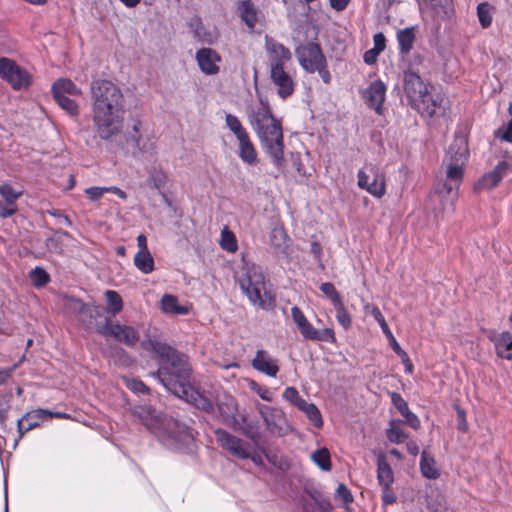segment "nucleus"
<instances>
[{
  "mask_svg": "<svg viewBox=\"0 0 512 512\" xmlns=\"http://www.w3.org/2000/svg\"><path fill=\"white\" fill-rule=\"evenodd\" d=\"M366 313H370L375 321L379 324L382 332L385 334V336L388 338L390 346L392 350L394 351V345L395 343H398L395 339L393 333L391 332L383 314L381 313L380 309L374 305H366L365 306Z\"/></svg>",
  "mask_w": 512,
  "mask_h": 512,
  "instance_id": "nucleus-30",
  "label": "nucleus"
},
{
  "mask_svg": "<svg viewBox=\"0 0 512 512\" xmlns=\"http://www.w3.org/2000/svg\"><path fill=\"white\" fill-rule=\"evenodd\" d=\"M239 285L252 305L262 310H270L274 306L275 299L266 290L265 275L260 267H248L239 279Z\"/></svg>",
  "mask_w": 512,
  "mask_h": 512,
  "instance_id": "nucleus-6",
  "label": "nucleus"
},
{
  "mask_svg": "<svg viewBox=\"0 0 512 512\" xmlns=\"http://www.w3.org/2000/svg\"><path fill=\"white\" fill-rule=\"evenodd\" d=\"M0 77L14 90L28 88L32 81L31 75L26 69L7 57H0Z\"/></svg>",
  "mask_w": 512,
  "mask_h": 512,
  "instance_id": "nucleus-8",
  "label": "nucleus"
},
{
  "mask_svg": "<svg viewBox=\"0 0 512 512\" xmlns=\"http://www.w3.org/2000/svg\"><path fill=\"white\" fill-rule=\"evenodd\" d=\"M105 296L108 303V306L106 308L107 312L110 313L112 316H115L118 313H120L123 308V301L118 292L114 290H107L105 292Z\"/></svg>",
  "mask_w": 512,
  "mask_h": 512,
  "instance_id": "nucleus-41",
  "label": "nucleus"
},
{
  "mask_svg": "<svg viewBox=\"0 0 512 512\" xmlns=\"http://www.w3.org/2000/svg\"><path fill=\"white\" fill-rule=\"evenodd\" d=\"M313 462L323 471L331 470V457L328 449L320 448L313 452L311 456Z\"/></svg>",
  "mask_w": 512,
  "mask_h": 512,
  "instance_id": "nucleus-43",
  "label": "nucleus"
},
{
  "mask_svg": "<svg viewBox=\"0 0 512 512\" xmlns=\"http://www.w3.org/2000/svg\"><path fill=\"white\" fill-rule=\"evenodd\" d=\"M446 164V181L440 193H446L451 199V205L458 197V189L463 180L464 168L466 165H459L452 162H444Z\"/></svg>",
  "mask_w": 512,
  "mask_h": 512,
  "instance_id": "nucleus-14",
  "label": "nucleus"
},
{
  "mask_svg": "<svg viewBox=\"0 0 512 512\" xmlns=\"http://www.w3.org/2000/svg\"><path fill=\"white\" fill-rule=\"evenodd\" d=\"M420 471L423 477L435 480L440 476V470L436 467L434 457L426 450H423L420 457Z\"/></svg>",
  "mask_w": 512,
  "mask_h": 512,
  "instance_id": "nucleus-28",
  "label": "nucleus"
},
{
  "mask_svg": "<svg viewBox=\"0 0 512 512\" xmlns=\"http://www.w3.org/2000/svg\"><path fill=\"white\" fill-rule=\"evenodd\" d=\"M437 14H448L451 10V0H424Z\"/></svg>",
  "mask_w": 512,
  "mask_h": 512,
  "instance_id": "nucleus-53",
  "label": "nucleus"
},
{
  "mask_svg": "<svg viewBox=\"0 0 512 512\" xmlns=\"http://www.w3.org/2000/svg\"><path fill=\"white\" fill-rule=\"evenodd\" d=\"M161 309L166 314L173 315H186L188 314V308L182 305H179L178 299L176 296L171 294H165L161 298Z\"/></svg>",
  "mask_w": 512,
  "mask_h": 512,
  "instance_id": "nucleus-33",
  "label": "nucleus"
},
{
  "mask_svg": "<svg viewBox=\"0 0 512 512\" xmlns=\"http://www.w3.org/2000/svg\"><path fill=\"white\" fill-rule=\"evenodd\" d=\"M91 99L95 132L101 140H110L124 126V95L113 82L97 79L91 83Z\"/></svg>",
  "mask_w": 512,
  "mask_h": 512,
  "instance_id": "nucleus-2",
  "label": "nucleus"
},
{
  "mask_svg": "<svg viewBox=\"0 0 512 512\" xmlns=\"http://www.w3.org/2000/svg\"><path fill=\"white\" fill-rule=\"evenodd\" d=\"M291 316L298 328L308 321L302 310L297 306L291 308Z\"/></svg>",
  "mask_w": 512,
  "mask_h": 512,
  "instance_id": "nucleus-63",
  "label": "nucleus"
},
{
  "mask_svg": "<svg viewBox=\"0 0 512 512\" xmlns=\"http://www.w3.org/2000/svg\"><path fill=\"white\" fill-rule=\"evenodd\" d=\"M391 402L399 413L404 417L405 423L414 430L420 428L421 422L418 416L413 413L408 406V403L403 399L399 393H392Z\"/></svg>",
  "mask_w": 512,
  "mask_h": 512,
  "instance_id": "nucleus-26",
  "label": "nucleus"
},
{
  "mask_svg": "<svg viewBox=\"0 0 512 512\" xmlns=\"http://www.w3.org/2000/svg\"><path fill=\"white\" fill-rule=\"evenodd\" d=\"M252 367L269 377H276L279 372L278 360L262 349L256 351Z\"/></svg>",
  "mask_w": 512,
  "mask_h": 512,
  "instance_id": "nucleus-24",
  "label": "nucleus"
},
{
  "mask_svg": "<svg viewBox=\"0 0 512 512\" xmlns=\"http://www.w3.org/2000/svg\"><path fill=\"white\" fill-rule=\"evenodd\" d=\"M394 352L401 358L402 363L405 366V372L408 374H412L413 372V364L410 361L407 353L401 348L399 343H395Z\"/></svg>",
  "mask_w": 512,
  "mask_h": 512,
  "instance_id": "nucleus-54",
  "label": "nucleus"
},
{
  "mask_svg": "<svg viewBox=\"0 0 512 512\" xmlns=\"http://www.w3.org/2000/svg\"><path fill=\"white\" fill-rule=\"evenodd\" d=\"M377 479L385 490H389L394 482L393 471L383 455H379L377 458Z\"/></svg>",
  "mask_w": 512,
  "mask_h": 512,
  "instance_id": "nucleus-27",
  "label": "nucleus"
},
{
  "mask_svg": "<svg viewBox=\"0 0 512 512\" xmlns=\"http://www.w3.org/2000/svg\"><path fill=\"white\" fill-rule=\"evenodd\" d=\"M52 95H81V89L70 79L60 78L55 81L51 88Z\"/></svg>",
  "mask_w": 512,
  "mask_h": 512,
  "instance_id": "nucleus-31",
  "label": "nucleus"
},
{
  "mask_svg": "<svg viewBox=\"0 0 512 512\" xmlns=\"http://www.w3.org/2000/svg\"><path fill=\"white\" fill-rule=\"evenodd\" d=\"M53 98L56 101V103L69 115H78L79 106L73 99H70L68 96L65 95H53Z\"/></svg>",
  "mask_w": 512,
  "mask_h": 512,
  "instance_id": "nucleus-45",
  "label": "nucleus"
},
{
  "mask_svg": "<svg viewBox=\"0 0 512 512\" xmlns=\"http://www.w3.org/2000/svg\"><path fill=\"white\" fill-rule=\"evenodd\" d=\"M300 333L306 340H313L315 341V338H317V331L318 329L314 328L313 325L307 321L305 324H303L300 328Z\"/></svg>",
  "mask_w": 512,
  "mask_h": 512,
  "instance_id": "nucleus-58",
  "label": "nucleus"
},
{
  "mask_svg": "<svg viewBox=\"0 0 512 512\" xmlns=\"http://www.w3.org/2000/svg\"><path fill=\"white\" fill-rule=\"evenodd\" d=\"M250 388L252 391H254L262 400L264 401H272L271 392L268 388L262 387L259 384H257L255 381L251 382Z\"/></svg>",
  "mask_w": 512,
  "mask_h": 512,
  "instance_id": "nucleus-59",
  "label": "nucleus"
},
{
  "mask_svg": "<svg viewBox=\"0 0 512 512\" xmlns=\"http://www.w3.org/2000/svg\"><path fill=\"white\" fill-rule=\"evenodd\" d=\"M106 193V187L92 186L85 189V194L92 201H97Z\"/></svg>",
  "mask_w": 512,
  "mask_h": 512,
  "instance_id": "nucleus-62",
  "label": "nucleus"
},
{
  "mask_svg": "<svg viewBox=\"0 0 512 512\" xmlns=\"http://www.w3.org/2000/svg\"><path fill=\"white\" fill-rule=\"evenodd\" d=\"M96 332L103 337H111L127 347H134L139 341V333L134 327L112 323L108 319L97 325Z\"/></svg>",
  "mask_w": 512,
  "mask_h": 512,
  "instance_id": "nucleus-9",
  "label": "nucleus"
},
{
  "mask_svg": "<svg viewBox=\"0 0 512 512\" xmlns=\"http://www.w3.org/2000/svg\"><path fill=\"white\" fill-rule=\"evenodd\" d=\"M320 291L330 300L332 305L342 301V298L331 282H324L319 286Z\"/></svg>",
  "mask_w": 512,
  "mask_h": 512,
  "instance_id": "nucleus-51",
  "label": "nucleus"
},
{
  "mask_svg": "<svg viewBox=\"0 0 512 512\" xmlns=\"http://www.w3.org/2000/svg\"><path fill=\"white\" fill-rule=\"evenodd\" d=\"M237 13L250 31H253L257 24H261L264 21L262 11L250 0L239 1L237 3Z\"/></svg>",
  "mask_w": 512,
  "mask_h": 512,
  "instance_id": "nucleus-18",
  "label": "nucleus"
},
{
  "mask_svg": "<svg viewBox=\"0 0 512 512\" xmlns=\"http://www.w3.org/2000/svg\"><path fill=\"white\" fill-rule=\"evenodd\" d=\"M258 412L270 434L283 437L292 432V426L282 410L267 405H259Z\"/></svg>",
  "mask_w": 512,
  "mask_h": 512,
  "instance_id": "nucleus-10",
  "label": "nucleus"
},
{
  "mask_svg": "<svg viewBox=\"0 0 512 512\" xmlns=\"http://www.w3.org/2000/svg\"><path fill=\"white\" fill-rule=\"evenodd\" d=\"M17 212L16 204H7L0 201V218L6 219L13 216Z\"/></svg>",
  "mask_w": 512,
  "mask_h": 512,
  "instance_id": "nucleus-61",
  "label": "nucleus"
},
{
  "mask_svg": "<svg viewBox=\"0 0 512 512\" xmlns=\"http://www.w3.org/2000/svg\"><path fill=\"white\" fill-rule=\"evenodd\" d=\"M247 116L263 151L278 170L282 169L285 158L281 119L273 115L269 102L263 98H260L258 105L248 109Z\"/></svg>",
  "mask_w": 512,
  "mask_h": 512,
  "instance_id": "nucleus-3",
  "label": "nucleus"
},
{
  "mask_svg": "<svg viewBox=\"0 0 512 512\" xmlns=\"http://www.w3.org/2000/svg\"><path fill=\"white\" fill-rule=\"evenodd\" d=\"M401 425L402 421L399 419L390 420L386 437L391 443L400 444L408 438V434L401 428Z\"/></svg>",
  "mask_w": 512,
  "mask_h": 512,
  "instance_id": "nucleus-34",
  "label": "nucleus"
},
{
  "mask_svg": "<svg viewBox=\"0 0 512 512\" xmlns=\"http://www.w3.org/2000/svg\"><path fill=\"white\" fill-rule=\"evenodd\" d=\"M295 55L300 66L308 73L316 72L319 64H325L326 58L322 53L320 45L314 42L296 47Z\"/></svg>",
  "mask_w": 512,
  "mask_h": 512,
  "instance_id": "nucleus-11",
  "label": "nucleus"
},
{
  "mask_svg": "<svg viewBox=\"0 0 512 512\" xmlns=\"http://www.w3.org/2000/svg\"><path fill=\"white\" fill-rule=\"evenodd\" d=\"M500 132L501 139H503L506 142L512 143V118L506 123V125L503 126Z\"/></svg>",
  "mask_w": 512,
  "mask_h": 512,
  "instance_id": "nucleus-64",
  "label": "nucleus"
},
{
  "mask_svg": "<svg viewBox=\"0 0 512 512\" xmlns=\"http://www.w3.org/2000/svg\"><path fill=\"white\" fill-rule=\"evenodd\" d=\"M357 185L375 198H382L386 193L385 175L378 169L374 172L372 180L363 170H359Z\"/></svg>",
  "mask_w": 512,
  "mask_h": 512,
  "instance_id": "nucleus-15",
  "label": "nucleus"
},
{
  "mask_svg": "<svg viewBox=\"0 0 512 512\" xmlns=\"http://www.w3.org/2000/svg\"><path fill=\"white\" fill-rule=\"evenodd\" d=\"M335 312H336V320L338 323L345 329H349L352 325V319L345 308L343 301H340L339 303L333 305Z\"/></svg>",
  "mask_w": 512,
  "mask_h": 512,
  "instance_id": "nucleus-47",
  "label": "nucleus"
},
{
  "mask_svg": "<svg viewBox=\"0 0 512 512\" xmlns=\"http://www.w3.org/2000/svg\"><path fill=\"white\" fill-rule=\"evenodd\" d=\"M264 42L265 50L268 55L270 71L284 69L285 64L292 58L290 50L268 35L265 36Z\"/></svg>",
  "mask_w": 512,
  "mask_h": 512,
  "instance_id": "nucleus-13",
  "label": "nucleus"
},
{
  "mask_svg": "<svg viewBox=\"0 0 512 512\" xmlns=\"http://www.w3.org/2000/svg\"><path fill=\"white\" fill-rule=\"evenodd\" d=\"M220 246L223 250L231 253L238 249L236 237L227 227H224L221 231Z\"/></svg>",
  "mask_w": 512,
  "mask_h": 512,
  "instance_id": "nucleus-44",
  "label": "nucleus"
},
{
  "mask_svg": "<svg viewBox=\"0 0 512 512\" xmlns=\"http://www.w3.org/2000/svg\"><path fill=\"white\" fill-rule=\"evenodd\" d=\"M51 419L50 410L38 408L28 411L17 421V431L19 437L22 438L25 433L38 427L41 421Z\"/></svg>",
  "mask_w": 512,
  "mask_h": 512,
  "instance_id": "nucleus-17",
  "label": "nucleus"
},
{
  "mask_svg": "<svg viewBox=\"0 0 512 512\" xmlns=\"http://www.w3.org/2000/svg\"><path fill=\"white\" fill-rule=\"evenodd\" d=\"M336 497L343 501L345 505L353 502V495L345 484H339L336 489Z\"/></svg>",
  "mask_w": 512,
  "mask_h": 512,
  "instance_id": "nucleus-56",
  "label": "nucleus"
},
{
  "mask_svg": "<svg viewBox=\"0 0 512 512\" xmlns=\"http://www.w3.org/2000/svg\"><path fill=\"white\" fill-rule=\"evenodd\" d=\"M225 122L226 126L229 128L230 131L234 133L237 139H240L241 137L248 134L245 128L242 126L239 119L235 115L229 113L226 114Z\"/></svg>",
  "mask_w": 512,
  "mask_h": 512,
  "instance_id": "nucleus-48",
  "label": "nucleus"
},
{
  "mask_svg": "<svg viewBox=\"0 0 512 512\" xmlns=\"http://www.w3.org/2000/svg\"><path fill=\"white\" fill-rule=\"evenodd\" d=\"M196 61L200 70L206 75H215L219 72L218 63L220 55L212 48H201L196 52Z\"/></svg>",
  "mask_w": 512,
  "mask_h": 512,
  "instance_id": "nucleus-20",
  "label": "nucleus"
},
{
  "mask_svg": "<svg viewBox=\"0 0 512 512\" xmlns=\"http://www.w3.org/2000/svg\"><path fill=\"white\" fill-rule=\"evenodd\" d=\"M315 341L334 343L336 341V337L333 329L324 328L323 330H318L317 338H315Z\"/></svg>",
  "mask_w": 512,
  "mask_h": 512,
  "instance_id": "nucleus-60",
  "label": "nucleus"
},
{
  "mask_svg": "<svg viewBox=\"0 0 512 512\" xmlns=\"http://www.w3.org/2000/svg\"><path fill=\"white\" fill-rule=\"evenodd\" d=\"M230 414L232 415V417L234 419V424L232 425V427L235 430H240L243 433V435H245L247 438L251 439L252 441H256V439L258 438V434L253 431L251 425L245 424L241 427H238V421L235 419V417L233 415V411H230Z\"/></svg>",
  "mask_w": 512,
  "mask_h": 512,
  "instance_id": "nucleus-55",
  "label": "nucleus"
},
{
  "mask_svg": "<svg viewBox=\"0 0 512 512\" xmlns=\"http://www.w3.org/2000/svg\"><path fill=\"white\" fill-rule=\"evenodd\" d=\"M141 121L137 120L132 125V132L127 137V142L136 149L134 156L145 163L155 164L158 160L156 142L151 135L143 136L140 132Z\"/></svg>",
  "mask_w": 512,
  "mask_h": 512,
  "instance_id": "nucleus-7",
  "label": "nucleus"
},
{
  "mask_svg": "<svg viewBox=\"0 0 512 512\" xmlns=\"http://www.w3.org/2000/svg\"><path fill=\"white\" fill-rule=\"evenodd\" d=\"M510 170L511 164L508 161L503 160L498 162L491 172L482 176L477 182L475 189L488 190L494 188Z\"/></svg>",
  "mask_w": 512,
  "mask_h": 512,
  "instance_id": "nucleus-21",
  "label": "nucleus"
},
{
  "mask_svg": "<svg viewBox=\"0 0 512 512\" xmlns=\"http://www.w3.org/2000/svg\"><path fill=\"white\" fill-rule=\"evenodd\" d=\"M282 397L285 401L289 402L297 408H299L306 401L300 396L298 390L295 387L285 388Z\"/></svg>",
  "mask_w": 512,
  "mask_h": 512,
  "instance_id": "nucleus-52",
  "label": "nucleus"
},
{
  "mask_svg": "<svg viewBox=\"0 0 512 512\" xmlns=\"http://www.w3.org/2000/svg\"><path fill=\"white\" fill-rule=\"evenodd\" d=\"M105 308L97 304H89L79 301V313L88 318L90 323L92 320L101 318L104 314Z\"/></svg>",
  "mask_w": 512,
  "mask_h": 512,
  "instance_id": "nucleus-38",
  "label": "nucleus"
},
{
  "mask_svg": "<svg viewBox=\"0 0 512 512\" xmlns=\"http://www.w3.org/2000/svg\"><path fill=\"white\" fill-rule=\"evenodd\" d=\"M469 158L467 139L464 136H456L449 145L444 162L466 165Z\"/></svg>",
  "mask_w": 512,
  "mask_h": 512,
  "instance_id": "nucleus-22",
  "label": "nucleus"
},
{
  "mask_svg": "<svg viewBox=\"0 0 512 512\" xmlns=\"http://www.w3.org/2000/svg\"><path fill=\"white\" fill-rule=\"evenodd\" d=\"M148 173V184L150 187L157 190H160L162 187H164L167 181V175L163 169L157 165V162L152 164V166L148 169Z\"/></svg>",
  "mask_w": 512,
  "mask_h": 512,
  "instance_id": "nucleus-36",
  "label": "nucleus"
},
{
  "mask_svg": "<svg viewBox=\"0 0 512 512\" xmlns=\"http://www.w3.org/2000/svg\"><path fill=\"white\" fill-rule=\"evenodd\" d=\"M298 409L306 415L315 427L321 428L323 426L321 412L314 403L305 401Z\"/></svg>",
  "mask_w": 512,
  "mask_h": 512,
  "instance_id": "nucleus-37",
  "label": "nucleus"
},
{
  "mask_svg": "<svg viewBox=\"0 0 512 512\" xmlns=\"http://www.w3.org/2000/svg\"><path fill=\"white\" fill-rule=\"evenodd\" d=\"M239 141V157L240 159L248 164L254 165L257 162V151L251 142L249 135H245L238 139Z\"/></svg>",
  "mask_w": 512,
  "mask_h": 512,
  "instance_id": "nucleus-29",
  "label": "nucleus"
},
{
  "mask_svg": "<svg viewBox=\"0 0 512 512\" xmlns=\"http://www.w3.org/2000/svg\"><path fill=\"white\" fill-rule=\"evenodd\" d=\"M1 202L7 204H16L17 200L23 195L22 190H16L10 183L4 182L0 184Z\"/></svg>",
  "mask_w": 512,
  "mask_h": 512,
  "instance_id": "nucleus-40",
  "label": "nucleus"
},
{
  "mask_svg": "<svg viewBox=\"0 0 512 512\" xmlns=\"http://www.w3.org/2000/svg\"><path fill=\"white\" fill-rule=\"evenodd\" d=\"M492 6L486 2L480 3L477 6V16L483 28H487L492 23Z\"/></svg>",
  "mask_w": 512,
  "mask_h": 512,
  "instance_id": "nucleus-46",
  "label": "nucleus"
},
{
  "mask_svg": "<svg viewBox=\"0 0 512 512\" xmlns=\"http://www.w3.org/2000/svg\"><path fill=\"white\" fill-rule=\"evenodd\" d=\"M415 41L414 27H406L397 32V42L399 52L402 55H407L413 48Z\"/></svg>",
  "mask_w": 512,
  "mask_h": 512,
  "instance_id": "nucleus-32",
  "label": "nucleus"
},
{
  "mask_svg": "<svg viewBox=\"0 0 512 512\" xmlns=\"http://www.w3.org/2000/svg\"><path fill=\"white\" fill-rule=\"evenodd\" d=\"M125 386L135 394L144 395L149 394V388L146 384L135 377H124Z\"/></svg>",
  "mask_w": 512,
  "mask_h": 512,
  "instance_id": "nucleus-49",
  "label": "nucleus"
},
{
  "mask_svg": "<svg viewBox=\"0 0 512 512\" xmlns=\"http://www.w3.org/2000/svg\"><path fill=\"white\" fill-rule=\"evenodd\" d=\"M269 239L271 245L278 250H283L287 246L288 236L283 226H274L270 232Z\"/></svg>",
  "mask_w": 512,
  "mask_h": 512,
  "instance_id": "nucleus-39",
  "label": "nucleus"
},
{
  "mask_svg": "<svg viewBox=\"0 0 512 512\" xmlns=\"http://www.w3.org/2000/svg\"><path fill=\"white\" fill-rule=\"evenodd\" d=\"M29 279L36 288L44 287L51 280L49 273L40 266L35 267L29 272Z\"/></svg>",
  "mask_w": 512,
  "mask_h": 512,
  "instance_id": "nucleus-42",
  "label": "nucleus"
},
{
  "mask_svg": "<svg viewBox=\"0 0 512 512\" xmlns=\"http://www.w3.org/2000/svg\"><path fill=\"white\" fill-rule=\"evenodd\" d=\"M141 346L152 354L158 365L157 371L151 375L169 392L204 412L214 411L211 399L191 385L192 366L187 355L155 339L144 340Z\"/></svg>",
  "mask_w": 512,
  "mask_h": 512,
  "instance_id": "nucleus-1",
  "label": "nucleus"
},
{
  "mask_svg": "<svg viewBox=\"0 0 512 512\" xmlns=\"http://www.w3.org/2000/svg\"><path fill=\"white\" fill-rule=\"evenodd\" d=\"M165 448L176 452H192L195 446L193 429L186 423L170 416H165L154 433Z\"/></svg>",
  "mask_w": 512,
  "mask_h": 512,
  "instance_id": "nucleus-5",
  "label": "nucleus"
},
{
  "mask_svg": "<svg viewBox=\"0 0 512 512\" xmlns=\"http://www.w3.org/2000/svg\"><path fill=\"white\" fill-rule=\"evenodd\" d=\"M110 356L112 357L115 363L121 366H129L132 363V359L128 352L120 346L112 347L110 349Z\"/></svg>",
  "mask_w": 512,
  "mask_h": 512,
  "instance_id": "nucleus-50",
  "label": "nucleus"
},
{
  "mask_svg": "<svg viewBox=\"0 0 512 512\" xmlns=\"http://www.w3.org/2000/svg\"><path fill=\"white\" fill-rule=\"evenodd\" d=\"M134 265L144 274L151 273L154 266V259L150 251H138L134 256Z\"/></svg>",
  "mask_w": 512,
  "mask_h": 512,
  "instance_id": "nucleus-35",
  "label": "nucleus"
},
{
  "mask_svg": "<svg viewBox=\"0 0 512 512\" xmlns=\"http://www.w3.org/2000/svg\"><path fill=\"white\" fill-rule=\"evenodd\" d=\"M131 414L143 424L152 434L156 432L166 415H160L148 404H138L130 407Z\"/></svg>",
  "mask_w": 512,
  "mask_h": 512,
  "instance_id": "nucleus-16",
  "label": "nucleus"
},
{
  "mask_svg": "<svg viewBox=\"0 0 512 512\" xmlns=\"http://www.w3.org/2000/svg\"><path fill=\"white\" fill-rule=\"evenodd\" d=\"M12 399L11 392H8L3 395V406H0V423L1 425H4L8 418V412L10 409V403Z\"/></svg>",
  "mask_w": 512,
  "mask_h": 512,
  "instance_id": "nucleus-57",
  "label": "nucleus"
},
{
  "mask_svg": "<svg viewBox=\"0 0 512 512\" xmlns=\"http://www.w3.org/2000/svg\"><path fill=\"white\" fill-rule=\"evenodd\" d=\"M488 339L494 344L496 355L499 358L512 360V334L509 331L497 333L492 331Z\"/></svg>",
  "mask_w": 512,
  "mask_h": 512,
  "instance_id": "nucleus-25",
  "label": "nucleus"
},
{
  "mask_svg": "<svg viewBox=\"0 0 512 512\" xmlns=\"http://www.w3.org/2000/svg\"><path fill=\"white\" fill-rule=\"evenodd\" d=\"M403 89L410 106L424 118H432L442 107L443 97L429 92L427 84L413 71L404 72Z\"/></svg>",
  "mask_w": 512,
  "mask_h": 512,
  "instance_id": "nucleus-4",
  "label": "nucleus"
},
{
  "mask_svg": "<svg viewBox=\"0 0 512 512\" xmlns=\"http://www.w3.org/2000/svg\"><path fill=\"white\" fill-rule=\"evenodd\" d=\"M270 78L277 87V94L280 98L286 99L293 94L295 82L292 76L285 71V68L270 71Z\"/></svg>",
  "mask_w": 512,
  "mask_h": 512,
  "instance_id": "nucleus-23",
  "label": "nucleus"
},
{
  "mask_svg": "<svg viewBox=\"0 0 512 512\" xmlns=\"http://www.w3.org/2000/svg\"><path fill=\"white\" fill-rule=\"evenodd\" d=\"M217 443L232 456L238 459H250L249 444L241 438L229 433L225 429L214 430Z\"/></svg>",
  "mask_w": 512,
  "mask_h": 512,
  "instance_id": "nucleus-12",
  "label": "nucleus"
},
{
  "mask_svg": "<svg viewBox=\"0 0 512 512\" xmlns=\"http://www.w3.org/2000/svg\"><path fill=\"white\" fill-rule=\"evenodd\" d=\"M363 96L367 105L381 115L386 96V85L381 80H375L364 91Z\"/></svg>",
  "mask_w": 512,
  "mask_h": 512,
  "instance_id": "nucleus-19",
  "label": "nucleus"
}]
</instances>
